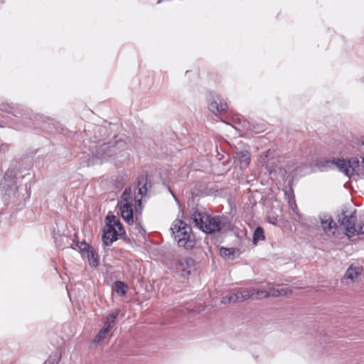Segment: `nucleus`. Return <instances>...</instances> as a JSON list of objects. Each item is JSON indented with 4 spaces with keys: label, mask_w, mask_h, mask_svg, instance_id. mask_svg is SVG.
I'll list each match as a JSON object with an SVG mask.
<instances>
[{
    "label": "nucleus",
    "mask_w": 364,
    "mask_h": 364,
    "mask_svg": "<svg viewBox=\"0 0 364 364\" xmlns=\"http://www.w3.org/2000/svg\"><path fill=\"white\" fill-rule=\"evenodd\" d=\"M93 132L94 139L90 141V144L88 146L90 153L84 152L80 158L81 164L83 166H90L101 164L105 161L114 159L124 150L125 142L123 140L117 139V136H114V139L108 143L101 144L100 138L105 134L106 129L105 127L96 125L93 128Z\"/></svg>",
    "instance_id": "1"
},
{
    "label": "nucleus",
    "mask_w": 364,
    "mask_h": 364,
    "mask_svg": "<svg viewBox=\"0 0 364 364\" xmlns=\"http://www.w3.org/2000/svg\"><path fill=\"white\" fill-rule=\"evenodd\" d=\"M17 173L13 167H9L0 182V193L7 205L11 204L21 209L30 198V190L27 186L19 188L16 185Z\"/></svg>",
    "instance_id": "2"
},
{
    "label": "nucleus",
    "mask_w": 364,
    "mask_h": 364,
    "mask_svg": "<svg viewBox=\"0 0 364 364\" xmlns=\"http://www.w3.org/2000/svg\"><path fill=\"white\" fill-rule=\"evenodd\" d=\"M0 110L14 115L18 119V122L11 127L15 129L24 130L31 127L36 122L38 121V115L33 113L29 108L19 105L10 104L7 102L0 103Z\"/></svg>",
    "instance_id": "3"
},
{
    "label": "nucleus",
    "mask_w": 364,
    "mask_h": 364,
    "mask_svg": "<svg viewBox=\"0 0 364 364\" xmlns=\"http://www.w3.org/2000/svg\"><path fill=\"white\" fill-rule=\"evenodd\" d=\"M191 219L196 227L208 234L218 232L225 227L223 218L219 215L211 216L203 210L193 208Z\"/></svg>",
    "instance_id": "4"
},
{
    "label": "nucleus",
    "mask_w": 364,
    "mask_h": 364,
    "mask_svg": "<svg viewBox=\"0 0 364 364\" xmlns=\"http://www.w3.org/2000/svg\"><path fill=\"white\" fill-rule=\"evenodd\" d=\"M171 229L173 238L179 247L189 250L196 245V239L192 232V228L184 221L176 220Z\"/></svg>",
    "instance_id": "5"
},
{
    "label": "nucleus",
    "mask_w": 364,
    "mask_h": 364,
    "mask_svg": "<svg viewBox=\"0 0 364 364\" xmlns=\"http://www.w3.org/2000/svg\"><path fill=\"white\" fill-rule=\"evenodd\" d=\"M131 187H127L121 196L120 200L118 202L121 216L123 220L129 225H132L134 223L133 219V209H132V198L131 196Z\"/></svg>",
    "instance_id": "6"
},
{
    "label": "nucleus",
    "mask_w": 364,
    "mask_h": 364,
    "mask_svg": "<svg viewBox=\"0 0 364 364\" xmlns=\"http://www.w3.org/2000/svg\"><path fill=\"white\" fill-rule=\"evenodd\" d=\"M76 247L82 259H87L91 267L96 268L100 264L99 255L97 252L90 244L85 240L77 242Z\"/></svg>",
    "instance_id": "7"
},
{
    "label": "nucleus",
    "mask_w": 364,
    "mask_h": 364,
    "mask_svg": "<svg viewBox=\"0 0 364 364\" xmlns=\"http://www.w3.org/2000/svg\"><path fill=\"white\" fill-rule=\"evenodd\" d=\"M357 216L355 211L348 213V211H342L338 215V223L343 227L348 236L356 235Z\"/></svg>",
    "instance_id": "8"
},
{
    "label": "nucleus",
    "mask_w": 364,
    "mask_h": 364,
    "mask_svg": "<svg viewBox=\"0 0 364 364\" xmlns=\"http://www.w3.org/2000/svg\"><path fill=\"white\" fill-rule=\"evenodd\" d=\"M171 268L180 272L183 277H187L196 271L195 260L188 257L176 258Z\"/></svg>",
    "instance_id": "9"
},
{
    "label": "nucleus",
    "mask_w": 364,
    "mask_h": 364,
    "mask_svg": "<svg viewBox=\"0 0 364 364\" xmlns=\"http://www.w3.org/2000/svg\"><path fill=\"white\" fill-rule=\"evenodd\" d=\"M208 109L215 115L224 112L228 109V105L218 95L210 92L208 97Z\"/></svg>",
    "instance_id": "10"
},
{
    "label": "nucleus",
    "mask_w": 364,
    "mask_h": 364,
    "mask_svg": "<svg viewBox=\"0 0 364 364\" xmlns=\"http://www.w3.org/2000/svg\"><path fill=\"white\" fill-rule=\"evenodd\" d=\"M102 242L106 246H110L114 241L118 239L117 230L112 225V220L109 219V215H107L105 219V225L103 229Z\"/></svg>",
    "instance_id": "11"
},
{
    "label": "nucleus",
    "mask_w": 364,
    "mask_h": 364,
    "mask_svg": "<svg viewBox=\"0 0 364 364\" xmlns=\"http://www.w3.org/2000/svg\"><path fill=\"white\" fill-rule=\"evenodd\" d=\"M291 294V291L288 288L283 287L281 285H276L273 287H270L268 289H258L257 291V298H267L269 296H285L288 294Z\"/></svg>",
    "instance_id": "12"
},
{
    "label": "nucleus",
    "mask_w": 364,
    "mask_h": 364,
    "mask_svg": "<svg viewBox=\"0 0 364 364\" xmlns=\"http://www.w3.org/2000/svg\"><path fill=\"white\" fill-rule=\"evenodd\" d=\"M151 181L149 180L148 176L146 175H141L137 178V183L136 186L135 188V190L137 191L138 196H141V198L136 199L135 198V200L136 203H138L139 206H141V198L143 197H145L147 194V193L151 191Z\"/></svg>",
    "instance_id": "13"
},
{
    "label": "nucleus",
    "mask_w": 364,
    "mask_h": 364,
    "mask_svg": "<svg viewBox=\"0 0 364 364\" xmlns=\"http://www.w3.org/2000/svg\"><path fill=\"white\" fill-rule=\"evenodd\" d=\"M258 289H245L241 291H238L235 294H232L230 295L228 298L229 302H236V301H243L250 298L255 296L257 298V291Z\"/></svg>",
    "instance_id": "14"
},
{
    "label": "nucleus",
    "mask_w": 364,
    "mask_h": 364,
    "mask_svg": "<svg viewBox=\"0 0 364 364\" xmlns=\"http://www.w3.org/2000/svg\"><path fill=\"white\" fill-rule=\"evenodd\" d=\"M235 162L240 166V169L246 168L251 160V154L249 151H236L234 154Z\"/></svg>",
    "instance_id": "15"
},
{
    "label": "nucleus",
    "mask_w": 364,
    "mask_h": 364,
    "mask_svg": "<svg viewBox=\"0 0 364 364\" xmlns=\"http://www.w3.org/2000/svg\"><path fill=\"white\" fill-rule=\"evenodd\" d=\"M321 225L323 230L328 234L332 230H336L338 228L337 224L333 221L331 216L323 215L320 217Z\"/></svg>",
    "instance_id": "16"
},
{
    "label": "nucleus",
    "mask_w": 364,
    "mask_h": 364,
    "mask_svg": "<svg viewBox=\"0 0 364 364\" xmlns=\"http://www.w3.org/2000/svg\"><path fill=\"white\" fill-rule=\"evenodd\" d=\"M347 161L344 159L340 158H334L333 166H336V168L343 173L345 176L350 178V172L352 169L348 168Z\"/></svg>",
    "instance_id": "17"
},
{
    "label": "nucleus",
    "mask_w": 364,
    "mask_h": 364,
    "mask_svg": "<svg viewBox=\"0 0 364 364\" xmlns=\"http://www.w3.org/2000/svg\"><path fill=\"white\" fill-rule=\"evenodd\" d=\"M362 267H353L350 266L348 268L345 273V277L346 279H350L353 282H355L358 276L361 274Z\"/></svg>",
    "instance_id": "18"
},
{
    "label": "nucleus",
    "mask_w": 364,
    "mask_h": 364,
    "mask_svg": "<svg viewBox=\"0 0 364 364\" xmlns=\"http://www.w3.org/2000/svg\"><path fill=\"white\" fill-rule=\"evenodd\" d=\"M109 219L112 220V225L113 227L117 229L118 236L125 235V230L119 220L116 218V217L113 215L109 216Z\"/></svg>",
    "instance_id": "19"
},
{
    "label": "nucleus",
    "mask_w": 364,
    "mask_h": 364,
    "mask_svg": "<svg viewBox=\"0 0 364 364\" xmlns=\"http://www.w3.org/2000/svg\"><path fill=\"white\" fill-rule=\"evenodd\" d=\"M265 239L264 230L262 227H257L253 233L252 242L256 245L259 241H262Z\"/></svg>",
    "instance_id": "20"
},
{
    "label": "nucleus",
    "mask_w": 364,
    "mask_h": 364,
    "mask_svg": "<svg viewBox=\"0 0 364 364\" xmlns=\"http://www.w3.org/2000/svg\"><path fill=\"white\" fill-rule=\"evenodd\" d=\"M114 289L117 294L124 296L128 289L127 285L122 281H116L114 283Z\"/></svg>",
    "instance_id": "21"
},
{
    "label": "nucleus",
    "mask_w": 364,
    "mask_h": 364,
    "mask_svg": "<svg viewBox=\"0 0 364 364\" xmlns=\"http://www.w3.org/2000/svg\"><path fill=\"white\" fill-rule=\"evenodd\" d=\"M235 252V249L232 248V247L228 248V247H222L220 249V255L226 259H233Z\"/></svg>",
    "instance_id": "22"
},
{
    "label": "nucleus",
    "mask_w": 364,
    "mask_h": 364,
    "mask_svg": "<svg viewBox=\"0 0 364 364\" xmlns=\"http://www.w3.org/2000/svg\"><path fill=\"white\" fill-rule=\"evenodd\" d=\"M348 164V168L352 169L350 172V177L354 176L355 173V168L359 166L360 161L357 157H351L346 160Z\"/></svg>",
    "instance_id": "23"
},
{
    "label": "nucleus",
    "mask_w": 364,
    "mask_h": 364,
    "mask_svg": "<svg viewBox=\"0 0 364 364\" xmlns=\"http://www.w3.org/2000/svg\"><path fill=\"white\" fill-rule=\"evenodd\" d=\"M333 161L334 158L332 159L317 161L316 164L321 171H326L333 167Z\"/></svg>",
    "instance_id": "24"
},
{
    "label": "nucleus",
    "mask_w": 364,
    "mask_h": 364,
    "mask_svg": "<svg viewBox=\"0 0 364 364\" xmlns=\"http://www.w3.org/2000/svg\"><path fill=\"white\" fill-rule=\"evenodd\" d=\"M293 178H291L288 181V187L284 190V195L287 200L294 197V190L292 188Z\"/></svg>",
    "instance_id": "25"
},
{
    "label": "nucleus",
    "mask_w": 364,
    "mask_h": 364,
    "mask_svg": "<svg viewBox=\"0 0 364 364\" xmlns=\"http://www.w3.org/2000/svg\"><path fill=\"white\" fill-rule=\"evenodd\" d=\"M61 359L60 353H55L53 355H50L48 360L44 363V364H58Z\"/></svg>",
    "instance_id": "26"
},
{
    "label": "nucleus",
    "mask_w": 364,
    "mask_h": 364,
    "mask_svg": "<svg viewBox=\"0 0 364 364\" xmlns=\"http://www.w3.org/2000/svg\"><path fill=\"white\" fill-rule=\"evenodd\" d=\"M106 334L104 333L100 330L98 331L97 334L95 336V337L93 339V342L95 343H98L101 342L102 340H104L106 338Z\"/></svg>",
    "instance_id": "27"
},
{
    "label": "nucleus",
    "mask_w": 364,
    "mask_h": 364,
    "mask_svg": "<svg viewBox=\"0 0 364 364\" xmlns=\"http://www.w3.org/2000/svg\"><path fill=\"white\" fill-rule=\"evenodd\" d=\"M119 310H115V311H112L107 316V320L109 321L111 323L114 324L115 319L117 317V316L119 315Z\"/></svg>",
    "instance_id": "28"
},
{
    "label": "nucleus",
    "mask_w": 364,
    "mask_h": 364,
    "mask_svg": "<svg viewBox=\"0 0 364 364\" xmlns=\"http://www.w3.org/2000/svg\"><path fill=\"white\" fill-rule=\"evenodd\" d=\"M288 171L284 168H279V174L286 181L289 179L290 174H288Z\"/></svg>",
    "instance_id": "29"
},
{
    "label": "nucleus",
    "mask_w": 364,
    "mask_h": 364,
    "mask_svg": "<svg viewBox=\"0 0 364 364\" xmlns=\"http://www.w3.org/2000/svg\"><path fill=\"white\" fill-rule=\"evenodd\" d=\"M269 154H270V150H268L266 152H264L262 155H261L262 166H264V165L267 166L268 161H269L268 158H269Z\"/></svg>",
    "instance_id": "30"
},
{
    "label": "nucleus",
    "mask_w": 364,
    "mask_h": 364,
    "mask_svg": "<svg viewBox=\"0 0 364 364\" xmlns=\"http://www.w3.org/2000/svg\"><path fill=\"white\" fill-rule=\"evenodd\" d=\"M288 200L289 205L291 208V209L292 210V211H296V210L297 211L298 207L296 203L295 197L289 198V200Z\"/></svg>",
    "instance_id": "31"
},
{
    "label": "nucleus",
    "mask_w": 364,
    "mask_h": 364,
    "mask_svg": "<svg viewBox=\"0 0 364 364\" xmlns=\"http://www.w3.org/2000/svg\"><path fill=\"white\" fill-rule=\"evenodd\" d=\"M294 214L295 215L294 219L296 220L299 223H302L303 221V216L299 212V209L297 208V211H293Z\"/></svg>",
    "instance_id": "32"
},
{
    "label": "nucleus",
    "mask_w": 364,
    "mask_h": 364,
    "mask_svg": "<svg viewBox=\"0 0 364 364\" xmlns=\"http://www.w3.org/2000/svg\"><path fill=\"white\" fill-rule=\"evenodd\" d=\"M356 228L357 235L360 234H364V223L363 225H359Z\"/></svg>",
    "instance_id": "33"
},
{
    "label": "nucleus",
    "mask_w": 364,
    "mask_h": 364,
    "mask_svg": "<svg viewBox=\"0 0 364 364\" xmlns=\"http://www.w3.org/2000/svg\"><path fill=\"white\" fill-rule=\"evenodd\" d=\"M58 237H60L59 240H58L57 237H54L56 245L58 248L63 249V248H65V247L63 245V244L61 243V241H60V240L62 239V237L60 235H59Z\"/></svg>",
    "instance_id": "34"
},
{
    "label": "nucleus",
    "mask_w": 364,
    "mask_h": 364,
    "mask_svg": "<svg viewBox=\"0 0 364 364\" xmlns=\"http://www.w3.org/2000/svg\"><path fill=\"white\" fill-rule=\"evenodd\" d=\"M114 323H111L109 321H106L104 322L103 327H107V328L111 330V328L114 326Z\"/></svg>",
    "instance_id": "35"
},
{
    "label": "nucleus",
    "mask_w": 364,
    "mask_h": 364,
    "mask_svg": "<svg viewBox=\"0 0 364 364\" xmlns=\"http://www.w3.org/2000/svg\"><path fill=\"white\" fill-rule=\"evenodd\" d=\"M230 297V296H224L223 297L222 300H221V302L223 303V304H226V303H230L228 301V298Z\"/></svg>",
    "instance_id": "36"
},
{
    "label": "nucleus",
    "mask_w": 364,
    "mask_h": 364,
    "mask_svg": "<svg viewBox=\"0 0 364 364\" xmlns=\"http://www.w3.org/2000/svg\"><path fill=\"white\" fill-rule=\"evenodd\" d=\"M101 331H102L104 333H105L106 335L107 334V333L110 331L109 329L107 328V327H102L101 329H100Z\"/></svg>",
    "instance_id": "37"
},
{
    "label": "nucleus",
    "mask_w": 364,
    "mask_h": 364,
    "mask_svg": "<svg viewBox=\"0 0 364 364\" xmlns=\"http://www.w3.org/2000/svg\"><path fill=\"white\" fill-rule=\"evenodd\" d=\"M361 164H362L363 168H364V156L362 158Z\"/></svg>",
    "instance_id": "38"
},
{
    "label": "nucleus",
    "mask_w": 364,
    "mask_h": 364,
    "mask_svg": "<svg viewBox=\"0 0 364 364\" xmlns=\"http://www.w3.org/2000/svg\"><path fill=\"white\" fill-rule=\"evenodd\" d=\"M77 242H79V241H78V240H75V239H73V245H76V244H77Z\"/></svg>",
    "instance_id": "39"
},
{
    "label": "nucleus",
    "mask_w": 364,
    "mask_h": 364,
    "mask_svg": "<svg viewBox=\"0 0 364 364\" xmlns=\"http://www.w3.org/2000/svg\"><path fill=\"white\" fill-rule=\"evenodd\" d=\"M171 194H172L173 197L176 199V200L178 202V200L176 198V197L172 192H171Z\"/></svg>",
    "instance_id": "40"
},
{
    "label": "nucleus",
    "mask_w": 364,
    "mask_h": 364,
    "mask_svg": "<svg viewBox=\"0 0 364 364\" xmlns=\"http://www.w3.org/2000/svg\"><path fill=\"white\" fill-rule=\"evenodd\" d=\"M223 157V156H222L221 157H220V158H219V160H221Z\"/></svg>",
    "instance_id": "41"
},
{
    "label": "nucleus",
    "mask_w": 364,
    "mask_h": 364,
    "mask_svg": "<svg viewBox=\"0 0 364 364\" xmlns=\"http://www.w3.org/2000/svg\"><path fill=\"white\" fill-rule=\"evenodd\" d=\"M1 2H2V1H0Z\"/></svg>",
    "instance_id": "42"
},
{
    "label": "nucleus",
    "mask_w": 364,
    "mask_h": 364,
    "mask_svg": "<svg viewBox=\"0 0 364 364\" xmlns=\"http://www.w3.org/2000/svg\"><path fill=\"white\" fill-rule=\"evenodd\" d=\"M0 127H1V125H0Z\"/></svg>",
    "instance_id": "43"
}]
</instances>
